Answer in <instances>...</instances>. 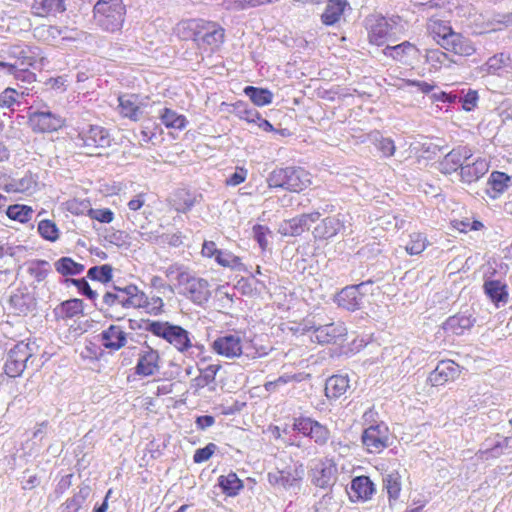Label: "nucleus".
<instances>
[{"mask_svg": "<svg viewBox=\"0 0 512 512\" xmlns=\"http://www.w3.org/2000/svg\"><path fill=\"white\" fill-rule=\"evenodd\" d=\"M126 17L123 0H97L93 7L94 24L102 31L115 33L122 29Z\"/></svg>", "mask_w": 512, "mask_h": 512, "instance_id": "obj_1", "label": "nucleus"}, {"mask_svg": "<svg viewBox=\"0 0 512 512\" xmlns=\"http://www.w3.org/2000/svg\"><path fill=\"white\" fill-rule=\"evenodd\" d=\"M269 188L301 192L311 184V175L302 167L288 166L276 168L267 177Z\"/></svg>", "mask_w": 512, "mask_h": 512, "instance_id": "obj_2", "label": "nucleus"}, {"mask_svg": "<svg viewBox=\"0 0 512 512\" xmlns=\"http://www.w3.org/2000/svg\"><path fill=\"white\" fill-rule=\"evenodd\" d=\"M146 294L135 284L119 286L113 284L102 297L100 311L114 306H121L124 309H137L145 303Z\"/></svg>", "mask_w": 512, "mask_h": 512, "instance_id": "obj_3", "label": "nucleus"}, {"mask_svg": "<svg viewBox=\"0 0 512 512\" xmlns=\"http://www.w3.org/2000/svg\"><path fill=\"white\" fill-rule=\"evenodd\" d=\"M28 125L35 133H51L65 126V118L52 112L47 104H33L27 111Z\"/></svg>", "mask_w": 512, "mask_h": 512, "instance_id": "obj_4", "label": "nucleus"}, {"mask_svg": "<svg viewBox=\"0 0 512 512\" xmlns=\"http://www.w3.org/2000/svg\"><path fill=\"white\" fill-rule=\"evenodd\" d=\"M150 329L151 334L164 339L181 353L188 351L192 347L190 332L182 326L168 321H158V323H152Z\"/></svg>", "mask_w": 512, "mask_h": 512, "instance_id": "obj_5", "label": "nucleus"}, {"mask_svg": "<svg viewBox=\"0 0 512 512\" xmlns=\"http://www.w3.org/2000/svg\"><path fill=\"white\" fill-rule=\"evenodd\" d=\"M292 430L308 438L318 447L326 446L332 436L328 426L303 415L293 418Z\"/></svg>", "mask_w": 512, "mask_h": 512, "instance_id": "obj_6", "label": "nucleus"}, {"mask_svg": "<svg viewBox=\"0 0 512 512\" xmlns=\"http://www.w3.org/2000/svg\"><path fill=\"white\" fill-rule=\"evenodd\" d=\"M180 278L182 281L177 287L180 295L198 306H203L208 302L211 292L206 279L197 277L191 271H189L188 274H182Z\"/></svg>", "mask_w": 512, "mask_h": 512, "instance_id": "obj_7", "label": "nucleus"}, {"mask_svg": "<svg viewBox=\"0 0 512 512\" xmlns=\"http://www.w3.org/2000/svg\"><path fill=\"white\" fill-rule=\"evenodd\" d=\"M361 442L368 453H381L390 445L388 426L384 422L371 424L363 430Z\"/></svg>", "mask_w": 512, "mask_h": 512, "instance_id": "obj_8", "label": "nucleus"}, {"mask_svg": "<svg viewBox=\"0 0 512 512\" xmlns=\"http://www.w3.org/2000/svg\"><path fill=\"white\" fill-rule=\"evenodd\" d=\"M33 344L18 342L8 352L4 365V372L11 378L21 376L26 368V363L33 356Z\"/></svg>", "mask_w": 512, "mask_h": 512, "instance_id": "obj_9", "label": "nucleus"}, {"mask_svg": "<svg viewBox=\"0 0 512 512\" xmlns=\"http://www.w3.org/2000/svg\"><path fill=\"white\" fill-rule=\"evenodd\" d=\"M304 331L311 333L312 340L319 344H336L344 341L347 329L343 322H331L324 325H305Z\"/></svg>", "mask_w": 512, "mask_h": 512, "instance_id": "obj_10", "label": "nucleus"}, {"mask_svg": "<svg viewBox=\"0 0 512 512\" xmlns=\"http://www.w3.org/2000/svg\"><path fill=\"white\" fill-rule=\"evenodd\" d=\"M224 37L225 30L218 23L199 19L196 43L199 49L213 51L224 42Z\"/></svg>", "mask_w": 512, "mask_h": 512, "instance_id": "obj_11", "label": "nucleus"}, {"mask_svg": "<svg viewBox=\"0 0 512 512\" xmlns=\"http://www.w3.org/2000/svg\"><path fill=\"white\" fill-rule=\"evenodd\" d=\"M73 141L77 147L107 148L111 145V137L107 129L99 125L82 128Z\"/></svg>", "mask_w": 512, "mask_h": 512, "instance_id": "obj_12", "label": "nucleus"}, {"mask_svg": "<svg viewBox=\"0 0 512 512\" xmlns=\"http://www.w3.org/2000/svg\"><path fill=\"white\" fill-rule=\"evenodd\" d=\"M473 156V150L468 145H458L449 151L438 163V170L444 175H451L465 164L464 162Z\"/></svg>", "mask_w": 512, "mask_h": 512, "instance_id": "obj_13", "label": "nucleus"}, {"mask_svg": "<svg viewBox=\"0 0 512 512\" xmlns=\"http://www.w3.org/2000/svg\"><path fill=\"white\" fill-rule=\"evenodd\" d=\"M364 284H352L342 288L334 298V302L339 308L349 312H355L363 308L364 304Z\"/></svg>", "mask_w": 512, "mask_h": 512, "instance_id": "obj_14", "label": "nucleus"}, {"mask_svg": "<svg viewBox=\"0 0 512 512\" xmlns=\"http://www.w3.org/2000/svg\"><path fill=\"white\" fill-rule=\"evenodd\" d=\"M346 228V215L338 213L323 218L312 232L315 240H330L343 232Z\"/></svg>", "mask_w": 512, "mask_h": 512, "instance_id": "obj_15", "label": "nucleus"}, {"mask_svg": "<svg viewBox=\"0 0 512 512\" xmlns=\"http://www.w3.org/2000/svg\"><path fill=\"white\" fill-rule=\"evenodd\" d=\"M475 323V312L472 309H466L448 317L442 324V328L447 334L461 336L470 331Z\"/></svg>", "mask_w": 512, "mask_h": 512, "instance_id": "obj_16", "label": "nucleus"}, {"mask_svg": "<svg viewBox=\"0 0 512 512\" xmlns=\"http://www.w3.org/2000/svg\"><path fill=\"white\" fill-rule=\"evenodd\" d=\"M321 213L314 211L311 213H303L291 219L285 220L279 228V232L284 236H300L306 230H309L310 225L319 220Z\"/></svg>", "mask_w": 512, "mask_h": 512, "instance_id": "obj_17", "label": "nucleus"}, {"mask_svg": "<svg viewBox=\"0 0 512 512\" xmlns=\"http://www.w3.org/2000/svg\"><path fill=\"white\" fill-rule=\"evenodd\" d=\"M337 465L332 459L321 460L312 470V483L319 488H331L337 480Z\"/></svg>", "mask_w": 512, "mask_h": 512, "instance_id": "obj_18", "label": "nucleus"}, {"mask_svg": "<svg viewBox=\"0 0 512 512\" xmlns=\"http://www.w3.org/2000/svg\"><path fill=\"white\" fill-rule=\"evenodd\" d=\"M215 353L233 359L242 354V340L237 334H224L217 337L211 344Z\"/></svg>", "mask_w": 512, "mask_h": 512, "instance_id": "obj_19", "label": "nucleus"}, {"mask_svg": "<svg viewBox=\"0 0 512 512\" xmlns=\"http://www.w3.org/2000/svg\"><path fill=\"white\" fill-rule=\"evenodd\" d=\"M304 475L302 464L287 467L283 470L268 473V480L272 485H279L285 489H290L299 484Z\"/></svg>", "mask_w": 512, "mask_h": 512, "instance_id": "obj_20", "label": "nucleus"}, {"mask_svg": "<svg viewBox=\"0 0 512 512\" xmlns=\"http://www.w3.org/2000/svg\"><path fill=\"white\" fill-rule=\"evenodd\" d=\"M460 372V366L454 361L442 360L429 374L428 381L432 386H443L447 382L457 379Z\"/></svg>", "mask_w": 512, "mask_h": 512, "instance_id": "obj_21", "label": "nucleus"}, {"mask_svg": "<svg viewBox=\"0 0 512 512\" xmlns=\"http://www.w3.org/2000/svg\"><path fill=\"white\" fill-rule=\"evenodd\" d=\"M139 358L135 366V374L143 377L152 376L159 370V353L146 342L144 349L139 352Z\"/></svg>", "mask_w": 512, "mask_h": 512, "instance_id": "obj_22", "label": "nucleus"}, {"mask_svg": "<svg viewBox=\"0 0 512 512\" xmlns=\"http://www.w3.org/2000/svg\"><path fill=\"white\" fill-rule=\"evenodd\" d=\"M98 337L102 346L109 351H118L127 343V333L119 325L111 324Z\"/></svg>", "mask_w": 512, "mask_h": 512, "instance_id": "obj_23", "label": "nucleus"}, {"mask_svg": "<svg viewBox=\"0 0 512 512\" xmlns=\"http://www.w3.org/2000/svg\"><path fill=\"white\" fill-rule=\"evenodd\" d=\"M441 47L459 56H471L475 53V47L470 39L455 31L451 32Z\"/></svg>", "mask_w": 512, "mask_h": 512, "instance_id": "obj_24", "label": "nucleus"}, {"mask_svg": "<svg viewBox=\"0 0 512 512\" xmlns=\"http://www.w3.org/2000/svg\"><path fill=\"white\" fill-rule=\"evenodd\" d=\"M367 31L369 42L373 45L382 46L387 40L391 25L382 16L367 19Z\"/></svg>", "mask_w": 512, "mask_h": 512, "instance_id": "obj_25", "label": "nucleus"}, {"mask_svg": "<svg viewBox=\"0 0 512 512\" xmlns=\"http://www.w3.org/2000/svg\"><path fill=\"white\" fill-rule=\"evenodd\" d=\"M375 485L368 476H357L352 479L350 491L348 492L351 501H367L375 493Z\"/></svg>", "mask_w": 512, "mask_h": 512, "instance_id": "obj_26", "label": "nucleus"}, {"mask_svg": "<svg viewBox=\"0 0 512 512\" xmlns=\"http://www.w3.org/2000/svg\"><path fill=\"white\" fill-rule=\"evenodd\" d=\"M383 54L387 57H391L396 61L406 64L410 60L418 59L420 51L413 43L404 41L395 46H386L383 49Z\"/></svg>", "mask_w": 512, "mask_h": 512, "instance_id": "obj_27", "label": "nucleus"}, {"mask_svg": "<svg viewBox=\"0 0 512 512\" xmlns=\"http://www.w3.org/2000/svg\"><path fill=\"white\" fill-rule=\"evenodd\" d=\"M39 48L28 45H14L9 49V57L15 59L13 64L19 67L31 66L35 67L39 58Z\"/></svg>", "mask_w": 512, "mask_h": 512, "instance_id": "obj_28", "label": "nucleus"}, {"mask_svg": "<svg viewBox=\"0 0 512 512\" xmlns=\"http://www.w3.org/2000/svg\"><path fill=\"white\" fill-rule=\"evenodd\" d=\"M486 194L489 198L495 200L503 195L511 186V177L501 171H493L487 180Z\"/></svg>", "mask_w": 512, "mask_h": 512, "instance_id": "obj_29", "label": "nucleus"}, {"mask_svg": "<svg viewBox=\"0 0 512 512\" xmlns=\"http://www.w3.org/2000/svg\"><path fill=\"white\" fill-rule=\"evenodd\" d=\"M489 167V162L479 157L473 163L461 167L460 181L465 184L475 183L489 171Z\"/></svg>", "mask_w": 512, "mask_h": 512, "instance_id": "obj_30", "label": "nucleus"}, {"mask_svg": "<svg viewBox=\"0 0 512 512\" xmlns=\"http://www.w3.org/2000/svg\"><path fill=\"white\" fill-rule=\"evenodd\" d=\"M201 198L200 194L191 192L185 188L175 190L170 197V204L179 213L190 211Z\"/></svg>", "mask_w": 512, "mask_h": 512, "instance_id": "obj_31", "label": "nucleus"}, {"mask_svg": "<svg viewBox=\"0 0 512 512\" xmlns=\"http://www.w3.org/2000/svg\"><path fill=\"white\" fill-rule=\"evenodd\" d=\"M483 289L487 297L497 307H499L500 304L504 305L507 303L509 297L508 287L502 281L486 279L483 284Z\"/></svg>", "mask_w": 512, "mask_h": 512, "instance_id": "obj_32", "label": "nucleus"}, {"mask_svg": "<svg viewBox=\"0 0 512 512\" xmlns=\"http://www.w3.org/2000/svg\"><path fill=\"white\" fill-rule=\"evenodd\" d=\"M350 388L348 375L336 374L330 376L325 383V396L328 400H336Z\"/></svg>", "mask_w": 512, "mask_h": 512, "instance_id": "obj_33", "label": "nucleus"}, {"mask_svg": "<svg viewBox=\"0 0 512 512\" xmlns=\"http://www.w3.org/2000/svg\"><path fill=\"white\" fill-rule=\"evenodd\" d=\"M349 6L347 0H327L324 12L321 14V22L325 26L337 24Z\"/></svg>", "mask_w": 512, "mask_h": 512, "instance_id": "obj_34", "label": "nucleus"}, {"mask_svg": "<svg viewBox=\"0 0 512 512\" xmlns=\"http://www.w3.org/2000/svg\"><path fill=\"white\" fill-rule=\"evenodd\" d=\"M65 10V0H34L31 5L32 14L38 17L55 16Z\"/></svg>", "mask_w": 512, "mask_h": 512, "instance_id": "obj_35", "label": "nucleus"}, {"mask_svg": "<svg viewBox=\"0 0 512 512\" xmlns=\"http://www.w3.org/2000/svg\"><path fill=\"white\" fill-rule=\"evenodd\" d=\"M512 70V54L500 52L488 58L484 70L491 75L501 76L506 69Z\"/></svg>", "mask_w": 512, "mask_h": 512, "instance_id": "obj_36", "label": "nucleus"}, {"mask_svg": "<svg viewBox=\"0 0 512 512\" xmlns=\"http://www.w3.org/2000/svg\"><path fill=\"white\" fill-rule=\"evenodd\" d=\"M92 492V488L89 484L83 482L74 492L72 497L66 499V501L61 505V508L64 511L68 512H79V510L83 507L84 503L90 497Z\"/></svg>", "mask_w": 512, "mask_h": 512, "instance_id": "obj_37", "label": "nucleus"}, {"mask_svg": "<svg viewBox=\"0 0 512 512\" xmlns=\"http://www.w3.org/2000/svg\"><path fill=\"white\" fill-rule=\"evenodd\" d=\"M84 302L81 299L73 298L63 301L53 310L57 319H70L83 314Z\"/></svg>", "mask_w": 512, "mask_h": 512, "instance_id": "obj_38", "label": "nucleus"}, {"mask_svg": "<svg viewBox=\"0 0 512 512\" xmlns=\"http://www.w3.org/2000/svg\"><path fill=\"white\" fill-rule=\"evenodd\" d=\"M120 114L123 117L137 121L141 114L138 105V96L135 94H125L118 97Z\"/></svg>", "mask_w": 512, "mask_h": 512, "instance_id": "obj_39", "label": "nucleus"}, {"mask_svg": "<svg viewBox=\"0 0 512 512\" xmlns=\"http://www.w3.org/2000/svg\"><path fill=\"white\" fill-rule=\"evenodd\" d=\"M217 484L222 492L228 497L237 496L244 488L243 481L235 472H230L227 475H220L217 479Z\"/></svg>", "mask_w": 512, "mask_h": 512, "instance_id": "obj_40", "label": "nucleus"}, {"mask_svg": "<svg viewBox=\"0 0 512 512\" xmlns=\"http://www.w3.org/2000/svg\"><path fill=\"white\" fill-rule=\"evenodd\" d=\"M9 303L17 315H27L35 308L34 298L29 293L13 294Z\"/></svg>", "mask_w": 512, "mask_h": 512, "instance_id": "obj_41", "label": "nucleus"}, {"mask_svg": "<svg viewBox=\"0 0 512 512\" xmlns=\"http://www.w3.org/2000/svg\"><path fill=\"white\" fill-rule=\"evenodd\" d=\"M159 118L161 123L169 129L181 131L185 129L188 124V120L184 115L178 114L176 111L167 107L160 111Z\"/></svg>", "mask_w": 512, "mask_h": 512, "instance_id": "obj_42", "label": "nucleus"}, {"mask_svg": "<svg viewBox=\"0 0 512 512\" xmlns=\"http://www.w3.org/2000/svg\"><path fill=\"white\" fill-rule=\"evenodd\" d=\"M55 270L64 277L80 275L85 266L71 257L63 256L54 262Z\"/></svg>", "mask_w": 512, "mask_h": 512, "instance_id": "obj_43", "label": "nucleus"}, {"mask_svg": "<svg viewBox=\"0 0 512 512\" xmlns=\"http://www.w3.org/2000/svg\"><path fill=\"white\" fill-rule=\"evenodd\" d=\"M27 90L25 88L23 91H18L11 87L4 89L0 93V107L14 111L16 106L19 107L21 105L24 96L28 95Z\"/></svg>", "mask_w": 512, "mask_h": 512, "instance_id": "obj_44", "label": "nucleus"}, {"mask_svg": "<svg viewBox=\"0 0 512 512\" xmlns=\"http://www.w3.org/2000/svg\"><path fill=\"white\" fill-rule=\"evenodd\" d=\"M497 440L494 442H490L489 440H486L484 443L483 449L480 450L482 453L483 458L490 459V458H498L501 455H503L504 450L509 447L510 438L509 437H501L497 435Z\"/></svg>", "mask_w": 512, "mask_h": 512, "instance_id": "obj_45", "label": "nucleus"}, {"mask_svg": "<svg viewBox=\"0 0 512 512\" xmlns=\"http://www.w3.org/2000/svg\"><path fill=\"white\" fill-rule=\"evenodd\" d=\"M244 93L256 106H266L272 103L273 93L266 88L246 86Z\"/></svg>", "mask_w": 512, "mask_h": 512, "instance_id": "obj_46", "label": "nucleus"}, {"mask_svg": "<svg viewBox=\"0 0 512 512\" xmlns=\"http://www.w3.org/2000/svg\"><path fill=\"white\" fill-rule=\"evenodd\" d=\"M383 488L388 494L389 502L396 501L401 492V476L393 471L383 476Z\"/></svg>", "mask_w": 512, "mask_h": 512, "instance_id": "obj_47", "label": "nucleus"}, {"mask_svg": "<svg viewBox=\"0 0 512 512\" xmlns=\"http://www.w3.org/2000/svg\"><path fill=\"white\" fill-rule=\"evenodd\" d=\"M309 374L296 373V374H283L273 381H268L264 384V388L269 393L278 391L279 387L286 385L290 382H302L309 378Z\"/></svg>", "mask_w": 512, "mask_h": 512, "instance_id": "obj_48", "label": "nucleus"}, {"mask_svg": "<svg viewBox=\"0 0 512 512\" xmlns=\"http://www.w3.org/2000/svg\"><path fill=\"white\" fill-rule=\"evenodd\" d=\"M220 369L219 365L210 364L201 368L199 376L192 380V387L202 389L215 381L216 375Z\"/></svg>", "mask_w": 512, "mask_h": 512, "instance_id": "obj_49", "label": "nucleus"}, {"mask_svg": "<svg viewBox=\"0 0 512 512\" xmlns=\"http://www.w3.org/2000/svg\"><path fill=\"white\" fill-rule=\"evenodd\" d=\"M214 259L219 265L223 267L231 268L237 271L245 270V266L242 263L241 258L234 255L230 251L219 249Z\"/></svg>", "mask_w": 512, "mask_h": 512, "instance_id": "obj_50", "label": "nucleus"}, {"mask_svg": "<svg viewBox=\"0 0 512 512\" xmlns=\"http://www.w3.org/2000/svg\"><path fill=\"white\" fill-rule=\"evenodd\" d=\"M428 31L432 38L441 46L442 41L453 32L452 27L442 20H431L428 24Z\"/></svg>", "mask_w": 512, "mask_h": 512, "instance_id": "obj_51", "label": "nucleus"}, {"mask_svg": "<svg viewBox=\"0 0 512 512\" xmlns=\"http://www.w3.org/2000/svg\"><path fill=\"white\" fill-rule=\"evenodd\" d=\"M33 214L32 207L24 204L10 205L6 210V215L9 219L18 221L20 223H27L31 220Z\"/></svg>", "mask_w": 512, "mask_h": 512, "instance_id": "obj_52", "label": "nucleus"}, {"mask_svg": "<svg viewBox=\"0 0 512 512\" xmlns=\"http://www.w3.org/2000/svg\"><path fill=\"white\" fill-rule=\"evenodd\" d=\"M87 278L92 281H98L102 284H107L112 281L113 268L109 264L92 266L87 271Z\"/></svg>", "mask_w": 512, "mask_h": 512, "instance_id": "obj_53", "label": "nucleus"}, {"mask_svg": "<svg viewBox=\"0 0 512 512\" xmlns=\"http://www.w3.org/2000/svg\"><path fill=\"white\" fill-rule=\"evenodd\" d=\"M198 25L199 19H190L180 22L177 26L178 36L182 40H191L196 44Z\"/></svg>", "mask_w": 512, "mask_h": 512, "instance_id": "obj_54", "label": "nucleus"}, {"mask_svg": "<svg viewBox=\"0 0 512 512\" xmlns=\"http://www.w3.org/2000/svg\"><path fill=\"white\" fill-rule=\"evenodd\" d=\"M233 113L240 119L249 123H256L260 119V113L248 106L244 101H237L233 104Z\"/></svg>", "mask_w": 512, "mask_h": 512, "instance_id": "obj_55", "label": "nucleus"}, {"mask_svg": "<svg viewBox=\"0 0 512 512\" xmlns=\"http://www.w3.org/2000/svg\"><path fill=\"white\" fill-rule=\"evenodd\" d=\"M428 245L427 238L422 233H412L409 235V241L407 242L405 249L410 255H418L422 253Z\"/></svg>", "mask_w": 512, "mask_h": 512, "instance_id": "obj_56", "label": "nucleus"}, {"mask_svg": "<svg viewBox=\"0 0 512 512\" xmlns=\"http://www.w3.org/2000/svg\"><path fill=\"white\" fill-rule=\"evenodd\" d=\"M39 235L50 242H55L59 238V230L56 224L48 219L39 222L37 227Z\"/></svg>", "mask_w": 512, "mask_h": 512, "instance_id": "obj_57", "label": "nucleus"}, {"mask_svg": "<svg viewBox=\"0 0 512 512\" xmlns=\"http://www.w3.org/2000/svg\"><path fill=\"white\" fill-rule=\"evenodd\" d=\"M50 264L46 260H36L28 267V273L37 282H42L48 276Z\"/></svg>", "mask_w": 512, "mask_h": 512, "instance_id": "obj_58", "label": "nucleus"}, {"mask_svg": "<svg viewBox=\"0 0 512 512\" xmlns=\"http://www.w3.org/2000/svg\"><path fill=\"white\" fill-rule=\"evenodd\" d=\"M457 99H459L462 109L470 112L477 107L479 96L476 90L468 89L466 93L462 90Z\"/></svg>", "mask_w": 512, "mask_h": 512, "instance_id": "obj_59", "label": "nucleus"}, {"mask_svg": "<svg viewBox=\"0 0 512 512\" xmlns=\"http://www.w3.org/2000/svg\"><path fill=\"white\" fill-rule=\"evenodd\" d=\"M189 271L190 270L186 266L179 263L171 264L164 269L166 277L171 281H176V283L174 284L176 289L182 281L180 280L181 275L188 274Z\"/></svg>", "mask_w": 512, "mask_h": 512, "instance_id": "obj_60", "label": "nucleus"}, {"mask_svg": "<svg viewBox=\"0 0 512 512\" xmlns=\"http://www.w3.org/2000/svg\"><path fill=\"white\" fill-rule=\"evenodd\" d=\"M163 307L164 302L161 297L153 296L149 298L146 295L145 303H143L139 308H144L149 314L158 316L163 313Z\"/></svg>", "mask_w": 512, "mask_h": 512, "instance_id": "obj_61", "label": "nucleus"}, {"mask_svg": "<svg viewBox=\"0 0 512 512\" xmlns=\"http://www.w3.org/2000/svg\"><path fill=\"white\" fill-rule=\"evenodd\" d=\"M14 68L11 75L18 81L31 84L36 80V74L28 69L29 66L19 67L18 64H13Z\"/></svg>", "mask_w": 512, "mask_h": 512, "instance_id": "obj_62", "label": "nucleus"}, {"mask_svg": "<svg viewBox=\"0 0 512 512\" xmlns=\"http://www.w3.org/2000/svg\"><path fill=\"white\" fill-rule=\"evenodd\" d=\"M37 180L32 174H25L15 183V191L22 193H32L36 190Z\"/></svg>", "mask_w": 512, "mask_h": 512, "instance_id": "obj_63", "label": "nucleus"}, {"mask_svg": "<svg viewBox=\"0 0 512 512\" xmlns=\"http://www.w3.org/2000/svg\"><path fill=\"white\" fill-rule=\"evenodd\" d=\"M217 445L214 443H208L205 447L198 448L193 455V461L196 464H200L208 461L217 450Z\"/></svg>", "mask_w": 512, "mask_h": 512, "instance_id": "obj_64", "label": "nucleus"}]
</instances>
